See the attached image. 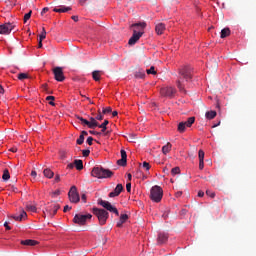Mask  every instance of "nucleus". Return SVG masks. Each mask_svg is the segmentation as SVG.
<instances>
[{"label":"nucleus","mask_w":256,"mask_h":256,"mask_svg":"<svg viewBox=\"0 0 256 256\" xmlns=\"http://www.w3.org/2000/svg\"><path fill=\"white\" fill-rule=\"evenodd\" d=\"M43 174L47 179H53V176L55 175V173H53L49 168L44 169Z\"/></svg>","instance_id":"nucleus-22"},{"label":"nucleus","mask_w":256,"mask_h":256,"mask_svg":"<svg viewBox=\"0 0 256 256\" xmlns=\"http://www.w3.org/2000/svg\"><path fill=\"white\" fill-rule=\"evenodd\" d=\"M142 167L146 171H149L151 169V165L148 162H143Z\"/></svg>","instance_id":"nucleus-40"},{"label":"nucleus","mask_w":256,"mask_h":256,"mask_svg":"<svg viewBox=\"0 0 256 256\" xmlns=\"http://www.w3.org/2000/svg\"><path fill=\"white\" fill-rule=\"evenodd\" d=\"M59 209H61V206L59 204H57V202H52L46 208V211L50 217H55V215H57V211H59Z\"/></svg>","instance_id":"nucleus-11"},{"label":"nucleus","mask_w":256,"mask_h":256,"mask_svg":"<svg viewBox=\"0 0 256 256\" xmlns=\"http://www.w3.org/2000/svg\"><path fill=\"white\" fill-rule=\"evenodd\" d=\"M181 173V169L179 167H174L171 170L172 175H179Z\"/></svg>","instance_id":"nucleus-35"},{"label":"nucleus","mask_w":256,"mask_h":256,"mask_svg":"<svg viewBox=\"0 0 256 256\" xmlns=\"http://www.w3.org/2000/svg\"><path fill=\"white\" fill-rule=\"evenodd\" d=\"M131 27L137 28L138 32L137 30H133V35L129 39L128 44L135 45V43H137V41H139V39L143 37V33H144L143 30L145 29V27H147V23L145 22L134 23L131 25Z\"/></svg>","instance_id":"nucleus-3"},{"label":"nucleus","mask_w":256,"mask_h":256,"mask_svg":"<svg viewBox=\"0 0 256 256\" xmlns=\"http://www.w3.org/2000/svg\"><path fill=\"white\" fill-rule=\"evenodd\" d=\"M111 111H112L111 107H107V108H104V109L102 110V113H103L104 115H106V113H111Z\"/></svg>","instance_id":"nucleus-45"},{"label":"nucleus","mask_w":256,"mask_h":256,"mask_svg":"<svg viewBox=\"0 0 256 256\" xmlns=\"http://www.w3.org/2000/svg\"><path fill=\"white\" fill-rule=\"evenodd\" d=\"M27 211H31V213H37V206L32 204L26 205Z\"/></svg>","instance_id":"nucleus-29"},{"label":"nucleus","mask_w":256,"mask_h":256,"mask_svg":"<svg viewBox=\"0 0 256 256\" xmlns=\"http://www.w3.org/2000/svg\"><path fill=\"white\" fill-rule=\"evenodd\" d=\"M92 218H93V215H91L90 213H87V214L78 213L74 216L73 223H75L76 225H79L80 227H83V225H87V221H90V219Z\"/></svg>","instance_id":"nucleus-6"},{"label":"nucleus","mask_w":256,"mask_h":256,"mask_svg":"<svg viewBox=\"0 0 256 256\" xmlns=\"http://www.w3.org/2000/svg\"><path fill=\"white\" fill-rule=\"evenodd\" d=\"M81 200L83 201V203H87V195L82 194L81 195Z\"/></svg>","instance_id":"nucleus-52"},{"label":"nucleus","mask_w":256,"mask_h":256,"mask_svg":"<svg viewBox=\"0 0 256 256\" xmlns=\"http://www.w3.org/2000/svg\"><path fill=\"white\" fill-rule=\"evenodd\" d=\"M71 19H73V21L77 22V21H79V16H72Z\"/></svg>","instance_id":"nucleus-61"},{"label":"nucleus","mask_w":256,"mask_h":256,"mask_svg":"<svg viewBox=\"0 0 256 256\" xmlns=\"http://www.w3.org/2000/svg\"><path fill=\"white\" fill-rule=\"evenodd\" d=\"M89 133H90V135H99V132H96V131H93V130H90Z\"/></svg>","instance_id":"nucleus-57"},{"label":"nucleus","mask_w":256,"mask_h":256,"mask_svg":"<svg viewBox=\"0 0 256 256\" xmlns=\"http://www.w3.org/2000/svg\"><path fill=\"white\" fill-rule=\"evenodd\" d=\"M134 77L136 79H144L145 78V70H138L135 72Z\"/></svg>","instance_id":"nucleus-25"},{"label":"nucleus","mask_w":256,"mask_h":256,"mask_svg":"<svg viewBox=\"0 0 256 256\" xmlns=\"http://www.w3.org/2000/svg\"><path fill=\"white\" fill-rule=\"evenodd\" d=\"M29 78V75L25 74V73H20L18 74V79L20 81H23V79H28Z\"/></svg>","instance_id":"nucleus-39"},{"label":"nucleus","mask_w":256,"mask_h":256,"mask_svg":"<svg viewBox=\"0 0 256 256\" xmlns=\"http://www.w3.org/2000/svg\"><path fill=\"white\" fill-rule=\"evenodd\" d=\"M90 154H91V150L89 149L82 150L83 157H89Z\"/></svg>","instance_id":"nucleus-42"},{"label":"nucleus","mask_w":256,"mask_h":256,"mask_svg":"<svg viewBox=\"0 0 256 256\" xmlns=\"http://www.w3.org/2000/svg\"><path fill=\"white\" fill-rule=\"evenodd\" d=\"M123 192V184H117L114 191L109 193V197H119Z\"/></svg>","instance_id":"nucleus-14"},{"label":"nucleus","mask_w":256,"mask_h":256,"mask_svg":"<svg viewBox=\"0 0 256 256\" xmlns=\"http://www.w3.org/2000/svg\"><path fill=\"white\" fill-rule=\"evenodd\" d=\"M91 175L97 179H109L110 177H113V172L101 166H96L92 169Z\"/></svg>","instance_id":"nucleus-4"},{"label":"nucleus","mask_w":256,"mask_h":256,"mask_svg":"<svg viewBox=\"0 0 256 256\" xmlns=\"http://www.w3.org/2000/svg\"><path fill=\"white\" fill-rule=\"evenodd\" d=\"M11 217H12V219H14L15 221H25V219H27V212H25L24 210H22L19 215H13V216H11Z\"/></svg>","instance_id":"nucleus-16"},{"label":"nucleus","mask_w":256,"mask_h":256,"mask_svg":"<svg viewBox=\"0 0 256 256\" xmlns=\"http://www.w3.org/2000/svg\"><path fill=\"white\" fill-rule=\"evenodd\" d=\"M68 197L71 203H79L81 198L79 197V192H77V187L72 186L68 192Z\"/></svg>","instance_id":"nucleus-9"},{"label":"nucleus","mask_w":256,"mask_h":256,"mask_svg":"<svg viewBox=\"0 0 256 256\" xmlns=\"http://www.w3.org/2000/svg\"><path fill=\"white\" fill-rule=\"evenodd\" d=\"M98 121H103V115H101V110L98 111V115L96 116Z\"/></svg>","instance_id":"nucleus-46"},{"label":"nucleus","mask_w":256,"mask_h":256,"mask_svg":"<svg viewBox=\"0 0 256 256\" xmlns=\"http://www.w3.org/2000/svg\"><path fill=\"white\" fill-rule=\"evenodd\" d=\"M71 209H72L71 206L66 205V206H64L63 212L67 213V211H71Z\"/></svg>","instance_id":"nucleus-50"},{"label":"nucleus","mask_w":256,"mask_h":256,"mask_svg":"<svg viewBox=\"0 0 256 256\" xmlns=\"http://www.w3.org/2000/svg\"><path fill=\"white\" fill-rule=\"evenodd\" d=\"M68 169H73V167H75V164H73V163H70V164H68Z\"/></svg>","instance_id":"nucleus-63"},{"label":"nucleus","mask_w":256,"mask_h":256,"mask_svg":"<svg viewBox=\"0 0 256 256\" xmlns=\"http://www.w3.org/2000/svg\"><path fill=\"white\" fill-rule=\"evenodd\" d=\"M76 119L80 121L81 125H86L87 127H89V129H95V127L99 126V122H97V120L93 117L90 118V121L81 116H76Z\"/></svg>","instance_id":"nucleus-7"},{"label":"nucleus","mask_w":256,"mask_h":256,"mask_svg":"<svg viewBox=\"0 0 256 256\" xmlns=\"http://www.w3.org/2000/svg\"><path fill=\"white\" fill-rule=\"evenodd\" d=\"M123 223H124L123 221L119 220V221L117 222V225H116V226H117V227H123Z\"/></svg>","instance_id":"nucleus-55"},{"label":"nucleus","mask_w":256,"mask_h":256,"mask_svg":"<svg viewBox=\"0 0 256 256\" xmlns=\"http://www.w3.org/2000/svg\"><path fill=\"white\" fill-rule=\"evenodd\" d=\"M15 29V25L11 23L0 24V35H9Z\"/></svg>","instance_id":"nucleus-10"},{"label":"nucleus","mask_w":256,"mask_h":256,"mask_svg":"<svg viewBox=\"0 0 256 256\" xmlns=\"http://www.w3.org/2000/svg\"><path fill=\"white\" fill-rule=\"evenodd\" d=\"M109 125V120H104L102 124H98L99 129H102V133H105L107 131V126Z\"/></svg>","instance_id":"nucleus-26"},{"label":"nucleus","mask_w":256,"mask_h":256,"mask_svg":"<svg viewBox=\"0 0 256 256\" xmlns=\"http://www.w3.org/2000/svg\"><path fill=\"white\" fill-rule=\"evenodd\" d=\"M92 78L94 81H101V71L95 70L92 72Z\"/></svg>","instance_id":"nucleus-24"},{"label":"nucleus","mask_w":256,"mask_h":256,"mask_svg":"<svg viewBox=\"0 0 256 256\" xmlns=\"http://www.w3.org/2000/svg\"><path fill=\"white\" fill-rule=\"evenodd\" d=\"M31 176H32V177H37V171L32 170V171H31Z\"/></svg>","instance_id":"nucleus-56"},{"label":"nucleus","mask_w":256,"mask_h":256,"mask_svg":"<svg viewBox=\"0 0 256 256\" xmlns=\"http://www.w3.org/2000/svg\"><path fill=\"white\" fill-rule=\"evenodd\" d=\"M206 195H208V197H211L212 199L215 198V192L211 190H206Z\"/></svg>","instance_id":"nucleus-43"},{"label":"nucleus","mask_w":256,"mask_h":256,"mask_svg":"<svg viewBox=\"0 0 256 256\" xmlns=\"http://www.w3.org/2000/svg\"><path fill=\"white\" fill-rule=\"evenodd\" d=\"M195 123V116L189 117L187 121L184 122L186 127H191Z\"/></svg>","instance_id":"nucleus-28"},{"label":"nucleus","mask_w":256,"mask_h":256,"mask_svg":"<svg viewBox=\"0 0 256 256\" xmlns=\"http://www.w3.org/2000/svg\"><path fill=\"white\" fill-rule=\"evenodd\" d=\"M179 79L176 81V85L182 93H185V87L183 85L182 79H185V81H189L191 79V67L184 66L181 69H179Z\"/></svg>","instance_id":"nucleus-2"},{"label":"nucleus","mask_w":256,"mask_h":256,"mask_svg":"<svg viewBox=\"0 0 256 256\" xmlns=\"http://www.w3.org/2000/svg\"><path fill=\"white\" fill-rule=\"evenodd\" d=\"M59 195H61V191H59V190H56V191H54V192L52 193V197H57V196H59Z\"/></svg>","instance_id":"nucleus-49"},{"label":"nucleus","mask_w":256,"mask_h":256,"mask_svg":"<svg viewBox=\"0 0 256 256\" xmlns=\"http://www.w3.org/2000/svg\"><path fill=\"white\" fill-rule=\"evenodd\" d=\"M38 47H39V49H41V47H43V40L39 39Z\"/></svg>","instance_id":"nucleus-59"},{"label":"nucleus","mask_w":256,"mask_h":256,"mask_svg":"<svg viewBox=\"0 0 256 256\" xmlns=\"http://www.w3.org/2000/svg\"><path fill=\"white\" fill-rule=\"evenodd\" d=\"M117 115H119V113L117 111L112 112V116L117 117Z\"/></svg>","instance_id":"nucleus-64"},{"label":"nucleus","mask_w":256,"mask_h":256,"mask_svg":"<svg viewBox=\"0 0 256 256\" xmlns=\"http://www.w3.org/2000/svg\"><path fill=\"white\" fill-rule=\"evenodd\" d=\"M181 195H183V192H181V191H178V192H176V194H175L176 197H181Z\"/></svg>","instance_id":"nucleus-62"},{"label":"nucleus","mask_w":256,"mask_h":256,"mask_svg":"<svg viewBox=\"0 0 256 256\" xmlns=\"http://www.w3.org/2000/svg\"><path fill=\"white\" fill-rule=\"evenodd\" d=\"M155 31L157 35H163V31H165V24L158 23L155 27Z\"/></svg>","instance_id":"nucleus-18"},{"label":"nucleus","mask_w":256,"mask_h":256,"mask_svg":"<svg viewBox=\"0 0 256 256\" xmlns=\"http://www.w3.org/2000/svg\"><path fill=\"white\" fill-rule=\"evenodd\" d=\"M204 168H205V162H204V160H199V169H200L201 171H203Z\"/></svg>","instance_id":"nucleus-44"},{"label":"nucleus","mask_w":256,"mask_h":256,"mask_svg":"<svg viewBox=\"0 0 256 256\" xmlns=\"http://www.w3.org/2000/svg\"><path fill=\"white\" fill-rule=\"evenodd\" d=\"M77 145H83L85 143V136L80 135L79 138L76 140Z\"/></svg>","instance_id":"nucleus-34"},{"label":"nucleus","mask_w":256,"mask_h":256,"mask_svg":"<svg viewBox=\"0 0 256 256\" xmlns=\"http://www.w3.org/2000/svg\"><path fill=\"white\" fill-rule=\"evenodd\" d=\"M49 11V7H44L41 11V15H44L45 13H47Z\"/></svg>","instance_id":"nucleus-53"},{"label":"nucleus","mask_w":256,"mask_h":256,"mask_svg":"<svg viewBox=\"0 0 256 256\" xmlns=\"http://www.w3.org/2000/svg\"><path fill=\"white\" fill-rule=\"evenodd\" d=\"M46 101H50L49 105H52V107H55V102H53V101H55V96H47Z\"/></svg>","instance_id":"nucleus-33"},{"label":"nucleus","mask_w":256,"mask_h":256,"mask_svg":"<svg viewBox=\"0 0 256 256\" xmlns=\"http://www.w3.org/2000/svg\"><path fill=\"white\" fill-rule=\"evenodd\" d=\"M205 117L206 119H209V120L215 119L217 117V111L215 110L208 111L206 112Z\"/></svg>","instance_id":"nucleus-20"},{"label":"nucleus","mask_w":256,"mask_h":256,"mask_svg":"<svg viewBox=\"0 0 256 256\" xmlns=\"http://www.w3.org/2000/svg\"><path fill=\"white\" fill-rule=\"evenodd\" d=\"M55 181L56 183H59L61 181V176H59V174L55 176Z\"/></svg>","instance_id":"nucleus-54"},{"label":"nucleus","mask_w":256,"mask_h":256,"mask_svg":"<svg viewBox=\"0 0 256 256\" xmlns=\"http://www.w3.org/2000/svg\"><path fill=\"white\" fill-rule=\"evenodd\" d=\"M5 93V89L3 86L0 85V95H3Z\"/></svg>","instance_id":"nucleus-58"},{"label":"nucleus","mask_w":256,"mask_h":256,"mask_svg":"<svg viewBox=\"0 0 256 256\" xmlns=\"http://www.w3.org/2000/svg\"><path fill=\"white\" fill-rule=\"evenodd\" d=\"M46 37H47V31H45V28H42V32L39 35L40 41H43V39H45Z\"/></svg>","instance_id":"nucleus-36"},{"label":"nucleus","mask_w":256,"mask_h":256,"mask_svg":"<svg viewBox=\"0 0 256 256\" xmlns=\"http://www.w3.org/2000/svg\"><path fill=\"white\" fill-rule=\"evenodd\" d=\"M204 195H205V192H203L201 190L198 192V197H203Z\"/></svg>","instance_id":"nucleus-60"},{"label":"nucleus","mask_w":256,"mask_h":256,"mask_svg":"<svg viewBox=\"0 0 256 256\" xmlns=\"http://www.w3.org/2000/svg\"><path fill=\"white\" fill-rule=\"evenodd\" d=\"M146 73L148 75H157V71H155V67L154 66H151L150 69H147Z\"/></svg>","instance_id":"nucleus-32"},{"label":"nucleus","mask_w":256,"mask_h":256,"mask_svg":"<svg viewBox=\"0 0 256 256\" xmlns=\"http://www.w3.org/2000/svg\"><path fill=\"white\" fill-rule=\"evenodd\" d=\"M54 13H67V11H71V7L69 6H60V8H54Z\"/></svg>","instance_id":"nucleus-17"},{"label":"nucleus","mask_w":256,"mask_h":256,"mask_svg":"<svg viewBox=\"0 0 256 256\" xmlns=\"http://www.w3.org/2000/svg\"><path fill=\"white\" fill-rule=\"evenodd\" d=\"M168 239H169V237L167 236V234H159L158 235V243H159V245H163V243H167Z\"/></svg>","instance_id":"nucleus-19"},{"label":"nucleus","mask_w":256,"mask_h":256,"mask_svg":"<svg viewBox=\"0 0 256 256\" xmlns=\"http://www.w3.org/2000/svg\"><path fill=\"white\" fill-rule=\"evenodd\" d=\"M98 205H101V207L104 209L93 208V214L97 216L100 225H105V223H107V220L109 219V213H115L116 217H119V210H117V207L113 206V204H110L109 201L100 200Z\"/></svg>","instance_id":"nucleus-1"},{"label":"nucleus","mask_w":256,"mask_h":256,"mask_svg":"<svg viewBox=\"0 0 256 256\" xmlns=\"http://www.w3.org/2000/svg\"><path fill=\"white\" fill-rule=\"evenodd\" d=\"M186 127L187 126H186L185 122H180L178 124V131H179V133H185Z\"/></svg>","instance_id":"nucleus-31"},{"label":"nucleus","mask_w":256,"mask_h":256,"mask_svg":"<svg viewBox=\"0 0 256 256\" xmlns=\"http://www.w3.org/2000/svg\"><path fill=\"white\" fill-rule=\"evenodd\" d=\"M20 244L25 245L27 247H35V245H39V241L32 240V239H27V240H21Z\"/></svg>","instance_id":"nucleus-15"},{"label":"nucleus","mask_w":256,"mask_h":256,"mask_svg":"<svg viewBox=\"0 0 256 256\" xmlns=\"http://www.w3.org/2000/svg\"><path fill=\"white\" fill-rule=\"evenodd\" d=\"M231 35V30L229 28H224L221 30V39H225V37H229Z\"/></svg>","instance_id":"nucleus-21"},{"label":"nucleus","mask_w":256,"mask_h":256,"mask_svg":"<svg viewBox=\"0 0 256 256\" xmlns=\"http://www.w3.org/2000/svg\"><path fill=\"white\" fill-rule=\"evenodd\" d=\"M175 93H177V89L171 86L161 88L160 90L162 97H168L169 99H173V97H175Z\"/></svg>","instance_id":"nucleus-8"},{"label":"nucleus","mask_w":256,"mask_h":256,"mask_svg":"<svg viewBox=\"0 0 256 256\" xmlns=\"http://www.w3.org/2000/svg\"><path fill=\"white\" fill-rule=\"evenodd\" d=\"M54 78L59 81L60 83L65 81V74L63 73L62 67H55L53 69Z\"/></svg>","instance_id":"nucleus-12"},{"label":"nucleus","mask_w":256,"mask_h":256,"mask_svg":"<svg viewBox=\"0 0 256 256\" xmlns=\"http://www.w3.org/2000/svg\"><path fill=\"white\" fill-rule=\"evenodd\" d=\"M3 181H9L11 179V175L9 174V170L5 169L2 175Z\"/></svg>","instance_id":"nucleus-30"},{"label":"nucleus","mask_w":256,"mask_h":256,"mask_svg":"<svg viewBox=\"0 0 256 256\" xmlns=\"http://www.w3.org/2000/svg\"><path fill=\"white\" fill-rule=\"evenodd\" d=\"M93 141H94L93 137L90 136L87 138L86 143H88V145H93Z\"/></svg>","instance_id":"nucleus-47"},{"label":"nucleus","mask_w":256,"mask_h":256,"mask_svg":"<svg viewBox=\"0 0 256 256\" xmlns=\"http://www.w3.org/2000/svg\"><path fill=\"white\" fill-rule=\"evenodd\" d=\"M121 159L117 161V165H120V167H126L127 166V152L125 150H121Z\"/></svg>","instance_id":"nucleus-13"},{"label":"nucleus","mask_w":256,"mask_h":256,"mask_svg":"<svg viewBox=\"0 0 256 256\" xmlns=\"http://www.w3.org/2000/svg\"><path fill=\"white\" fill-rule=\"evenodd\" d=\"M199 161L205 160V152L203 150H199L198 152Z\"/></svg>","instance_id":"nucleus-38"},{"label":"nucleus","mask_w":256,"mask_h":256,"mask_svg":"<svg viewBox=\"0 0 256 256\" xmlns=\"http://www.w3.org/2000/svg\"><path fill=\"white\" fill-rule=\"evenodd\" d=\"M4 227H5L6 231H11V226H9V222H5Z\"/></svg>","instance_id":"nucleus-51"},{"label":"nucleus","mask_w":256,"mask_h":256,"mask_svg":"<svg viewBox=\"0 0 256 256\" xmlns=\"http://www.w3.org/2000/svg\"><path fill=\"white\" fill-rule=\"evenodd\" d=\"M74 165L77 171H81V169H83V160H75Z\"/></svg>","instance_id":"nucleus-27"},{"label":"nucleus","mask_w":256,"mask_h":256,"mask_svg":"<svg viewBox=\"0 0 256 256\" xmlns=\"http://www.w3.org/2000/svg\"><path fill=\"white\" fill-rule=\"evenodd\" d=\"M32 13H33V11H29L28 13H26L24 15V23H27L31 19Z\"/></svg>","instance_id":"nucleus-37"},{"label":"nucleus","mask_w":256,"mask_h":256,"mask_svg":"<svg viewBox=\"0 0 256 256\" xmlns=\"http://www.w3.org/2000/svg\"><path fill=\"white\" fill-rule=\"evenodd\" d=\"M126 190H127L128 193H131V182H127Z\"/></svg>","instance_id":"nucleus-48"},{"label":"nucleus","mask_w":256,"mask_h":256,"mask_svg":"<svg viewBox=\"0 0 256 256\" xmlns=\"http://www.w3.org/2000/svg\"><path fill=\"white\" fill-rule=\"evenodd\" d=\"M150 199L154 203H161V199H163V188L158 185L153 186L150 190Z\"/></svg>","instance_id":"nucleus-5"},{"label":"nucleus","mask_w":256,"mask_h":256,"mask_svg":"<svg viewBox=\"0 0 256 256\" xmlns=\"http://www.w3.org/2000/svg\"><path fill=\"white\" fill-rule=\"evenodd\" d=\"M173 147V145H171V143L170 142H168L166 145H164L163 147H162V153L164 154V155H167V153H169L170 151H171V148Z\"/></svg>","instance_id":"nucleus-23"},{"label":"nucleus","mask_w":256,"mask_h":256,"mask_svg":"<svg viewBox=\"0 0 256 256\" xmlns=\"http://www.w3.org/2000/svg\"><path fill=\"white\" fill-rule=\"evenodd\" d=\"M127 219H129V215H127V214H122L120 216V220L123 221L124 223L127 222Z\"/></svg>","instance_id":"nucleus-41"}]
</instances>
